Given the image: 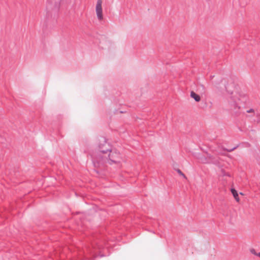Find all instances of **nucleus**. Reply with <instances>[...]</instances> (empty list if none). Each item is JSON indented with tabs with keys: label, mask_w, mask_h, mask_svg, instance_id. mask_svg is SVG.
Listing matches in <instances>:
<instances>
[{
	"label": "nucleus",
	"mask_w": 260,
	"mask_h": 260,
	"mask_svg": "<svg viewBox=\"0 0 260 260\" xmlns=\"http://www.w3.org/2000/svg\"><path fill=\"white\" fill-rule=\"evenodd\" d=\"M225 88L226 91L230 94L228 98L229 108L236 114L247 113H253L256 116L259 115L258 112L255 113V110L252 108L244 110L242 108V106L244 105L247 101L246 94L243 92L238 93L236 91V84L231 78L228 80V83L225 85Z\"/></svg>",
	"instance_id": "f257e3e1"
},
{
	"label": "nucleus",
	"mask_w": 260,
	"mask_h": 260,
	"mask_svg": "<svg viewBox=\"0 0 260 260\" xmlns=\"http://www.w3.org/2000/svg\"><path fill=\"white\" fill-rule=\"evenodd\" d=\"M95 158L98 161V164L96 165V167H99L107 162L110 165L119 164L121 159V155L116 150L111 149L106 155H99L98 157Z\"/></svg>",
	"instance_id": "f03ea898"
},
{
	"label": "nucleus",
	"mask_w": 260,
	"mask_h": 260,
	"mask_svg": "<svg viewBox=\"0 0 260 260\" xmlns=\"http://www.w3.org/2000/svg\"><path fill=\"white\" fill-rule=\"evenodd\" d=\"M111 149V146L110 144L107 142L105 138L102 137L98 145V151L93 153L91 155L92 162L95 167H96L98 164V161L94 157H98L99 155H106Z\"/></svg>",
	"instance_id": "7ed1b4c3"
},
{
	"label": "nucleus",
	"mask_w": 260,
	"mask_h": 260,
	"mask_svg": "<svg viewBox=\"0 0 260 260\" xmlns=\"http://www.w3.org/2000/svg\"><path fill=\"white\" fill-rule=\"evenodd\" d=\"M61 0H47L46 4L47 16L49 17L51 11L55 12L59 10Z\"/></svg>",
	"instance_id": "20e7f679"
},
{
	"label": "nucleus",
	"mask_w": 260,
	"mask_h": 260,
	"mask_svg": "<svg viewBox=\"0 0 260 260\" xmlns=\"http://www.w3.org/2000/svg\"><path fill=\"white\" fill-rule=\"evenodd\" d=\"M102 4V0L97 1L95 11L97 17L99 20H101L103 19Z\"/></svg>",
	"instance_id": "39448f33"
},
{
	"label": "nucleus",
	"mask_w": 260,
	"mask_h": 260,
	"mask_svg": "<svg viewBox=\"0 0 260 260\" xmlns=\"http://www.w3.org/2000/svg\"><path fill=\"white\" fill-rule=\"evenodd\" d=\"M209 164L214 165L216 166L220 165V158L218 156L209 154Z\"/></svg>",
	"instance_id": "423d86ee"
},
{
	"label": "nucleus",
	"mask_w": 260,
	"mask_h": 260,
	"mask_svg": "<svg viewBox=\"0 0 260 260\" xmlns=\"http://www.w3.org/2000/svg\"><path fill=\"white\" fill-rule=\"evenodd\" d=\"M92 247L94 249H101L104 248V246L102 243V241L101 240L98 239L97 241H95L94 243L92 244Z\"/></svg>",
	"instance_id": "0eeeda50"
},
{
	"label": "nucleus",
	"mask_w": 260,
	"mask_h": 260,
	"mask_svg": "<svg viewBox=\"0 0 260 260\" xmlns=\"http://www.w3.org/2000/svg\"><path fill=\"white\" fill-rule=\"evenodd\" d=\"M209 153L206 156L201 155L199 157V160L203 164H209Z\"/></svg>",
	"instance_id": "6e6552de"
},
{
	"label": "nucleus",
	"mask_w": 260,
	"mask_h": 260,
	"mask_svg": "<svg viewBox=\"0 0 260 260\" xmlns=\"http://www.w3.org/2000/svg\"><path fill=\"white\" fill-rule=\"evenodd\" d=\"M190 96L196 102H199L201 100L200 96L193 91L190 92Z\"/></svg>",
	"instance_id": "1a4fd4ad"
},
{
	"label": "nucleus",
	"mask_w": 260,
	"mask_h": 260,
	"mask_svg": "<svg viewBox=\"0 0 260 260\" xmlns=\"http://www.w3.org/2000/svg\"><path fill=\"white\" fill-rule=\"evenodd\" d=\"M231 190V192H232L233 197H234L235 199L237 202H238L239 201V198L238 193L237 190L234 188H232Z\"/></svg>",
	"instance_id": "9d476101"
},
{
	"label": "nucleus",
	"mask_w": 260,
	"mask_h": 260,
	"mask_svg": "<svg viewBox=\"0 0 260 260\" xmlns=\"http://www.w3.org/2000/svg\"><path fill=\"white\" fill-rule=\"evenodd\" d=\"M238 146H239V145H237L233 148H226V149H224V150L225 151H226L227 152H232V151H234V150H235L236 148H237L238 147Z\"/></svg>",
	"instance_id": "9b49d317"
},
{
	"label": "nucleus",
	"mask_w": 260,
	"mask_h": 260,
	"mask_svg": "<svg viewBox=\"0 0 260 260\" xmlns=\"http://www.w3.org/2000/svg\"><path fill=\"white\" fill-rule=\"evenodd\" d=\"M177 172L180 175L183 176L184 178H186L185 175L182 172V171L180 169H177Z\"/></svg>",
	"instance_id": "f8f14e48"
},
{
	"label": "nucleus",
	"mask_w": 260,
	"mask_h": 260,
	"mask_svg": "<svg viewBox=\"0 0 260 260\" xmlns=\"http://www.w3.org/2000/svg\"><path fill=\"white\" fill-rule=\"evenodd\" d=\"M251 252L256 255H257V253L255 252V250L253 249L251 250Z\"/></svg>",
	"instance_id": "ddd939ff"
},
{
	"label": "nucleus",
	"mask_w": 260,
	"mask_h": 260,
	"mask_svg": "<svg viewBox=\"0 0 260 260\" xmlns=\"http://www.w3.org/2000/svg\"><path fill=\"white\" fill-rule=\"evenodd\" d=\"M257 256H258L260 257V252L257 253Z\"/></svg>",
	"instance_id": "4468645a"
},
{
	"label": "nucleus",
	"mask_w": 260,
	"mask_h": 260,
	"mask_svg": "<svg viewBox=\"0 0 260 260\" xmlns=\"http://www.w3.org/2000/svg\"><path fill=\"white\" fill-rule=\"evenodd\" d=\"M214 76H210V78L212 79V78H213L214 77Z\"/></svg>",
	"instance_id": "2eb2a0df"
},
{
	"label": "nucleus",
	"mask_w": 260,
	"mask_h": 260,
	"mask_svg": "<svg viewBox=\"0 0 260 260\" xmlns=\"http://www.w3.org/2000/svg\"><path fill=\"white\" fill-rule=\"evenodd\" d=\"M224 175H225H225H226V176H230V175H229V174H224Z\"/></svg>",
	"instance_id": "dca6fc26"
},
{
	"label": "nucleus",
	"mask_w": 260,
	"mask_h": 260,
	"mask_svg": "<svg viewBox=\"0 0 260 260\" xmlns=\"http://www.w3.org/2000/svg\"><path fill=\"white\" fill-rule=\"evenodd\" d=\"M105 256L104 255H100V257H103V256Z\"/></svg>",
	"instance_id": "f3484780"
},
{
	"label": "nucleus",
	"mask_w": 260,
	"mask_h": 260,
	"mask_svg": "<svg viewBox=\"0 0 260 260\" xmlns=\"http://www.w3.org/2000/svg\"><path fill=\"white\" fill-rule=\"evenodd\" d=\"M260 121V120L259 119H257V122H259Z\"/></svg>",
	"instance_id": "a211bd4d"
}]
</instances>
